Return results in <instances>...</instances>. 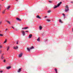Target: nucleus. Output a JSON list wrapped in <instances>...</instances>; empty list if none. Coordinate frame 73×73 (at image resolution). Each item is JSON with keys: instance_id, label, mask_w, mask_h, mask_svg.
I'll return each instance as SVG.
<instances>
[{"instance_id": "1", "label": "nucleus", "mask_w": 73, "mask_h": 73, "mask_svg": "<svg viewBox=\"0 0 73 73\" xmlns=\"http://www.w3.org/2000/svg\"><path fill=\"white\" fill-rule=\"evenodd\" d=\"M62 4V2H60L59 3L57 6H55V7H54V9H55V8H56L57 7H58L60 5V4Z\"/></svg>"}, {"instance_id": "2", "label": "nucleus", "mask_w": 73, "mask_h": 73, "mask_svg": "<svg viewBox=\"0 0 73 73\" xmlns=\"http://www.w3.org/2000/svg\"><path fill=\"white\" fill-rule=\"evenodd\" d=\"M69 11V7H68V5H66V9L65 10V12H68Z\"/></svg>"}, {"instance_id": "3", "label": "nucleus", "mask_w": 73, "mask_h": 73, "mask_svg": "<svg viewBox=\"0 0 73 73\" xmlns=\"http://www.w3.org/2000/svg\"><path fill=\"white\" fill-rule=\"evenodd\" d=\"M22 56H23V53H21L19 54V57L20 58V57H21Z\"/></svg>"}, {"instance_id": "4", "label": "nucleus", "mask_w": 73, "mask_h": 73, "mask_svg": "<svg viewBox=\"0 0 73 73\" xmlns=\"http://www.w3.org/2000/svg\"><path fill=\"white\" fill-rule=\"evenodd\" d=\"M21 32L22 33L23 36H24V35H25V31H21Z\"/></svg>"}, {"instance_id": "5", "label": "nucleus", "mask_w": 73, "mask_h": 73, "mask_svg": "<svg viewBox=\"0 0 73 73\" xmlns=\"http://www.w3.org/2000/svg\"><path fill=\"white\" fill-rule=\"evenodd\" d=\"M32 34H30L29 35V38H32Z\"/></svg>"}, {"instance_id": "6", "label": "nucleus", "mask_w": 73, "mask_h": 73, "mask_svg": "<svg viewBox=\"0 0 73 73\" xmlns=\"http://www.w3.org/2000/svg\"><path fill=\"white\" fill-rule=\"evenodd\" d=\"M21 68H19L18 70L17 71V72H18V73H20V72H21Z\"/></svg>"}, {"instance_id": "7", "label": "nucleus", "mask_w": 73, "mask_h": 73, "mask_svg": "<svg viewBox=\"0 0 73 73\" xmlns=\"http://www.w3.org/2000/svg\"><path fill=\"white\" fill-rule=\"evenodd\" d=\"M18 46H16V47H15L14 46L13 47V48L14 49H18Z\"/></svg>"}, {"instance_id": "8", "label": "nucleus", "mask_w": 73, "mask_h": 73, "mask_svg": "<svg viewBox=\"0 0 73 73\" xmlns=\"http://www.w3.org/2000/svg\"><path fill=\"white\" fill-rule=\"evenodd\" d=\"M28 28H29V27H26L23 28H22V29H28Z\"/></svg>"}, {"instance_id": "9", "label": "nucleus", "mask_w": 73, "mask_h": 73, "mask_svg": "<svg viewBox=\"0 0 73 73\" xmlns=\"http://www.w3.org/2000/svg\"><path fill=\"white\" fill-rule=\"evenodd\" d=\"M11 68V67L9 66L7 67L6 69H9Z\"/></svg>"}, {"instance_id": "10", "label": "nucleus", "mask_w": 73, "mask_h": 73, "mask_svg": "<svg viewBox=\"0 0 73 73\" xmlns=\"http://www.w3.org/2000/svg\"><path fill=\"white\" fill-rule=\"evenodd\" d=\"M6 22L7 23H8V24H9V25H11V22H10V21H7Z\"/></svg>"}, {"instance_id": "11", "label": "nucleus", "mask_w": 73, "mask_h": 73, "mask_svg": "<svg viewBox=\"0 0 73 73\" xmlns=\"http://www.w3.org/2000/svg\"><path fill=\"white\" fill-rule=\"evenodd\" d=\"M17 20H18V21H21V19H20L19 18H16Z\"/></svg>"}, {"instance_id": "12", "label": "nucleus", "mask_w": 73, "mask_h": 73, "mask_svg": "<svg viewBox=\"0 0 73 73\" xmlns=\"http://www.w3.org/2000/svg\"><path fill=\"white\" fill-rule=\"evenodd\" d=\"M27 49L28 51H30L31 50V48H27Z\"/></svg>"}, {"instance_id": "13", "label": "nucleus", "mask_w": 73, "mask_h": 73, "mask_svg": "<svg viewBox=\"0 0 73 73\" xmlns=\"http://www.w3.org/2000/svg\"><path fill=\"white\" fill-rule=\"evenodd\" d=\"M4 58V57H3V56L2 55L1 56V59H2V60H3Z\"/></svg>"}, {"instance_id": "14", "label": "nucleus", "mask_w": 73, "mask_h": 73, "mask_svg": "<svg viewBox=\"0 0 73 73\" xmlns=\"http://www.w3.org/2000/svg\"><path fill=\"white\" fill-rule=\"evenodd\" d=\"M36 17H37V18H38V19H41V18L40 17V16H39V15H37L36 16Z\"/></svg>"}, {"instance_id": "15", "label": "nucleus", "mask_w": 73, "mask_h": 73, "mask_svg": "<svg viewBox=\"0 0 73 73\" xmlns=\"http://www.w3.org/2000/svg\"><path fill=\"white\" fill-rule=\"evenodd\" d=\"M36 40H37L38 41H40V37H38V38Z\"/></svg>"}, {"instance_id": "16", "label": "nucleus", "mask_w": 73, "mask_h": 73, "mask_svg": "<svg viewBox=\"0 0 73 73\" xmlns=\"http://www.w3.org/2000/svg\"><path fill=\"white\" fill-rule=\"evenodd\" d=\"M55 71L56 72V73H57V69L55 68Z\"/></svg>"}, {"instance_id": "17", "label": "nucleus", "mask_w": 73, "mask_h": 73, "mask_svg": "<svg viewBox=\"0 0 73 73\" xmlns=\"http://www.w3.org/2000/svg\"><path fill=\"white\" fill-rule=\"evenodd\" d=\"M59 22L60 23H62L63 22L61 21V19H59Z\"/></svg>"}, {"instance_id": "18", "label": "nucleus", "mask_w": 73, "mask_h": 73, "mask_svg": "<svg viewBox=\"0 0 73 73\" xmlns=\"http://www.w3.org/2000/svg\"><path fill=\"white\" fill-rule=\"evenodd\" d=\"M39 27L40 30H41V29H42V27L40 26Z\"/></svg>"}, {"instance_id": "19", "label": "nucleus", "mask_w": 73, "mask_h": 73, "mask_svg": "<svg viewBox=\"0 0 73 73\" xmlns=\"http://www.w3.org/2000/svg\"><path fill=\"white\" fill-rule=\"evenodd\" d=\"M9 46L7 47V51H8V50H9Z\"/></svg>"}, {"instance_id": "20", "label": "nucleus", "mask_w": 73, "mask_h": 73, "mask_svg": "<svg viewBox=\"0 0 73 73\" xmlns=\"http://www.w3.org/2000/svg\"><path fill=\"white\" fill-rule=\"evenodd\" d=\"M10 6H9L7 8V9H9V8H10Z\"/></svg>"}, {"instance_id": "21", "label": "nucleus", "mask_w": 73, "mask_h": 73, "mask_svg": "<svg viewBox=\"0 0 73 73\" xmlns=\"http://www.w3.org/2000/svg\"><path fill=\"white\" fill-rule=\"evenodd\" d=\"M5 10L4 11L2 12L3 14H4V13H5Z\"/></svg>"}, {"instance_id": "22", "label": "nucleus", "mask_w": 73, "mask_h": 73, "mask_svg": "<svg viewBox=\"0 0 73 73\" xmlns=\"http://www.w3.org/2000/svg\"><path fill=\"white\" fill-rule=\"evenodd\" d=\"M30 49H34V47L33 46L31 47L30 48Z\"/></svg>"}, {"instance_id": "23", "label": "nucleus", "mask_w": 73, "mask_h": 73, "mask_svg": "<svg viewBox=\"0 0 73 73\" xmlns=\"http://www.w3.org/2000/svg\"><path fill=\"white\" fill-rule=\"evenodd\" d=\"M7 39H5V41L4 42V43H6L7 42Z\"/></svg>"}, {"instance_id": "24", "label": "nucleus", "mask_w": 73, "mask_h": 73, "mask_svg": "<svg viewBox=\"0 0 73 73\" xmlns=\"http://www.w3.org/2000/svg\"><path fill=\"white\" fill-rule=\"evenodd\" d=\"M47 21L48 22H50V20L49 19H48L47 20Z\"/></svg>"}, {"instance_id": "25", "label": "nucleus", "mask_w": 73, "mask_h": 73, "mask_svg": "<svg viewBox=\"0 0 73 73\" xmlns=\"http://www.w3.org/2000/svg\"><path fill=\"white\" fill-rule=\"evenodd\" d=\"M51 12V11H50V10H48V13H50V12Z\"/></svg>"}, {"instance_id": "26", "label": "nucleus", "mask_w": 73, "mask_h": 73, "mask_svg": "<svg viewBox=\"0 0 73 73\" xmlns=\"http://www.w3.org/2000/svg\"><path fill=\"white\" fill-rule=\"evenodd\" d=\"M3 36V35L0 34V36Z\"/></svg>"}, {"instance_id": "27", "label": "nucleus", "mask_w": 73, "mask_h": 73, "mask_svg": "<svg viewBox=\"0 0 73 73\" xmlns=\"http://www.w3.org/2000/svg\"><path fill=\"white\" fill-rule=\"evenodd\" d=\"M49 3H52V1H49Z\"/></svg>"}, {"instance_id": "28", "label": "nucleus", "mask_w": 73, "mask_h": 73, "mask_svg": "<svg viewBox=\"0 0 73 73\" xmlns=\"http://www.w3.org/2000/svg\"><path fill=\"white\" fill-rule=\"evenodd\" d=\"M0 73H3V71H0Z\"/></svg>"}, {"instance_id": "29", "label": "nucleus", "mask_w": 73, "mask_h": 73, "mask_svg": "<svg viewBox=\"0 0 73 73\" xmlns=\"http://www.w3.org/2000/svg\"><path fill=\"white\" fill-rule=\"evenodd\" d=\"M71 3H72V4H73V2L72 1H71Z\"/></svg>"}, {"instance_id": "30", "label": "nucleus", "mask_w": 73, "mask_h": 73, "mask_svg": "<svg viewBox=\"0 0 73 73\" xmlns=\"http://www.w3.org/2000/svg\"><path fill=\"white\" fill-rule=\"evenodd\" d=\"M2 48V46H1L0 45V48Z\"/></svg>"}, {"instance_id": "31", "label": "nucleus", "mask_w": 73, "mask_h": 73, "mask_svg": "<svg viewBox=\"0 0 73 73\" xmlns=\"http://www.w3.org/2000/svg\"><path fill=\"white\" fill-rule=\"evenodd\" d=\"M2 52V51H1V50H0V53H1Z\"/></svg>"}, {"instance_id": "32", "label": "nucleus", "mask_w": 73, "mask_h": 73, "mask_svg": "<svg viewBox=\"0 0 73 73\" xmlns=\"http://www.w3.org/2000/svg\"><path fill=\"white\" fill-rule=\"evenodd\" d=\"M12 28H13V29H15V28L13 27H12Z\"/></svg>"}, {"instance_id": "33", "label": "nucleus", "mask_w": 73, "mask_h": 73, "mask_svg": "<svg viewBox=\"0 0 73 73\" xmlns=\"http://www.w3.org/2000/svg\"><path fill=\"white\" fill-rule=\"evenodd\" d=\"M63 15L64 16H65V14H63Z\"/></svg>"}, {"instance_id": "34", "label": "nucleus", "mask_w": 73, "mask_h": 73, "mask_svg": "<svg viewBox=\"0 0 73 73\" xmlns=\"http://www.w3.org/2000/svg\"><path fill=\"white\" fill-rule=\"evenodd\" d=\"M17 44H19V43H18V41H17Z\"/></svg>"}, {"instance_id": "35", "label": "nucleus", "mask_w": 73, "mask_h": 73, "mask_svg": "<svg viewBox=\"0 0 73 73\" xmlns=\"http://www.w3.org/2000/svg\"><path fill=\"white\" fill-rule=\"evenodd\" d=\"M25 32H28V31H26Z\"/></svg>"}, {"instance_id": "36", "label": "nucleus", "mask_w": 73, "mask_h": 73, "mask_svg": "<svg viewBox=\"0 0 73 73\" xmlns=\"http://www.w3.org/2000/svg\"><path fill=\"white\" fill-rule=\"evenodd\" d=\"M3 62H5V60H4Z\"/></svg>"}, {"instance_id": "37", "label": "nucleus", "mask_w": 73, "mask_h": 73, "mask_svg": "<svg viewBox=\"0 0 73 73\" xmlns=\"http://www.w3.org/2000/svg\"><path fill=\"white\" fill-rule=\"evenodd\" d=\"M8 30V29H6L5 30L6 31H7Z\"/></svg>"}, {"instance_id": "38", "label": "nucleus", "mask_w": 73, "mask_h": 73, "mask_svg": "<svg viewBox=\"0 0 73 73\" xmlns=\"http://www.w3.org/2000/svg\"><path fill=\"white\" fill-rule=\"evenodd\" d=\"M1 23H2L1 22H0V24H1Z\"/></svg>"}, {"instance_id": "39", "label": "nucleus", "mask_w": 73, "mask_h": 73, "mask_svg": "<svg viewBox=\"0 0 73 73\" xmlns=\"http://www.w3.org/2000/svg\"><path fill=\"white\" fill-rule=\"evenodd\" d=\"M46 17H47V16H45V18H46Z\"/></svg>"}, {"instance_id": "40", "label": "nucleus", "mask_w": 73, "mask_h": 73, "mask_svg": "<svg viewBox=\"0 0 73 73\" xmlns=\"http://www.w3.org/2000/svg\"><path fill=\"white\" fill-rule=\"evenodd\" d=\"M1 4H0V8H0V7H1Z\"/></svg>"}, {"instance_id": "41", "label": "nucleus", "mask_w": 73, "mask_h": 73, "mask_svg": "<svg viewBox=\"0 0 73 73\" xmlns=\"http://www.w3.org/2000/svg\"><path fill=\"white\" fill-rule=\"evenodd\" d=\"M2 0V1H4V0Z\"/></svg>"}, {"instance_id": "42", "label": "nucleus", "mask_w": 73, "mask_h": 73, "mask_svg": "<svg viewBox=\"0 0 73 73\" xmlns=\"http://www.w3.org/2000/svg\"><path fill=\"white\" fill-rule=\"evenodd\" d=\"M16 0V1H17V0Z\"/></svg>"}, {"instance_id": "43", "label": "nucleus", "mask_w": 73, "mask_h": 73, "mask_svg": "<svg viewBox=\"0 0 73 73\" xmlns=\"http://www.w3.org/2000/svg\"><path fill=\"white\" fill-rule=\"evenodd\" d=\"M0 32H1V31H0Z\"/></svg>"}]
</instances>
